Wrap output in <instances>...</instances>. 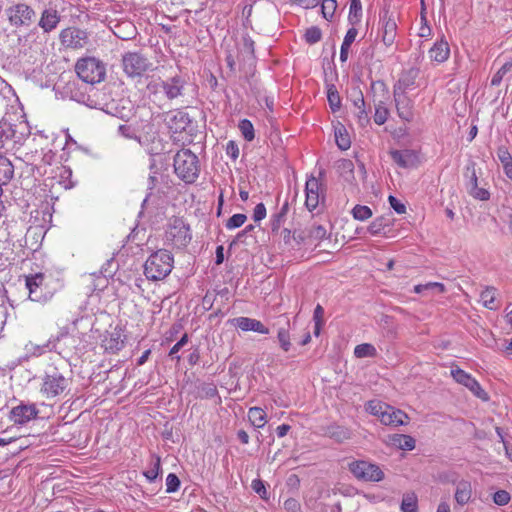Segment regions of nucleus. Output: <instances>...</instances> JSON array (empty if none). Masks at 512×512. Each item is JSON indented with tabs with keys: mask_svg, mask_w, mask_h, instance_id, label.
I'll return each instance as SVG.
<instances>
[{
	"mask_svg": "<svg viewBox=\"0 0 512 512\" xmlns=\"http://www.w3.org/2000/svg\"><path fill=\"white\" fill-rule=\"evenodd\" d=\"M186 86L187 79L185 76L177 73L166 79L158 78L151 80L147 84L146 90L153 102H156L162 96L169 101H173L185 95Z\"/></svg>",
	"mask_w": 512,
	"mask_h": 512,
	"instance_id": "obj_1",
	"label": "nucleus"
},
{
	"mask_svg": "<svg viewBox=\"0 0 512 512\" xmlns=\"http://www.w3.org/2000/svg\"><path fill=\"white\" fill-rule=\"evenodd\" d=\"M51 279V275L43 272L25 275L28 299L41 304L50 301L56 292V288L51 286Z\"/></svg>",
	"mask_w": 512,
	"mask_h": 512,
	"instance_id": "obj_2",
	"label": "nucleus"
},
{
	"mask_svg": "<svg viewBox=\"0 0 512 512\" xmlns=\"http://www.w3.org/2000/svg\"><path fill=\"white\" fill-rule=\"evenodd\" d=\"M174 257L166 249L152 253L144 264V274L148 280L158 281L166 278L172 271Z\"/></svg>",
	"mask_w": 512,
	"mask_h": 512,
	"instance_id": "obj_3",
	"label": "nucleus"
},
{
	"mask_svg": "<svg viewBox=\"0 0 512 512\" xmlns=\"http://www.w3.org/2000/svg\"><path fill=\"white\" fill-rule=\"evenodd\" d=\"M175 174L185 183L193 184L200 173L199 159L190 149L178 151L173 160Z\"/></svg>",
	"mask_w": 512,
	"mask_h": 512,
	"instance_id": "obj_4",
	"label": "nucleus"
},
{
	"mask_svg": "<svg viewBox=\"0 0 512 512\" xmlns=\"http://www.w3.org/2000/svg\"><path fill=\"white\" fill-rule=\"evenodd\" d=\"M68 373L60 370L56 366L50 365L44 373L43 382L41 386V393L46 398H54L61 395L71 384V377Z\"/></svg>",
	"mask_w": 512,
	"mask_h": 512,
	"instance_id": "obj_5",
	"label": "nucleus"
},
{
	"mask_svg": "<svg viewBox=\"0 0 512 512\" xmlns=\"http://www.w3.org/2000/svg\"><path fill=\"white\" fill-rule=\"evenodd\" d=\"M75 71L85 83L96 84L105 79V64L95 57L81 58L76 62Z\"/></svg>",
	"mask_w": 512,
	"mask_h": 512,
	"instance_id": "obj_6",
	"label": "nucleus"
},
{
	"mask_svg": "<svg viewBox=\"0 0 512 512\" xmlns=\"http://www.w3.org/2000/svg\"><path fill=\"white\" fill-rule=\"evenodd\" d=\"M7 20L15 29L32 26L37 18L36 11L24 2H17L6 9Z\"/></svg>",
	"mask_w": 512,
	"mask_h": 512,
	"instance_id": "obj_7",
	"label": "nucleus"
},
{
	"mask_svg": "<svg viewBox=\"0 0 512 512\" xmlns=\"http://www.w3.org/2000/svg\"><path fill=\"white\" fill-rule=\"evenodd\" d=\"M348 470L359 481L380 482L385 474L379 465L366 461L354 460L348 464Z\"/></svg>",
	"mask_w": 512,
	"mask_h": 512,
	"instance_id": "obj_8",
	"label": "nucleus"
},
{
	"mask_svg": "<svg viewBox=\"0 0 512 512\" xmlns=\"http://www.w3.org/2000/svg\"><path fill=\"white\" fill-rule=\"evenodd\" d=\"M166 239L178 249L187 247L192 240L190 226L182 218L173 217L166 230Z\"/></svg>",
	"mask_w": 512,
	"mask_h": 512,
	"instance_id": "obj_9",
	"label": "nucleus"
},
{
	"mask_svg": "<svg viewBox=\"0 0 512 512\" xmlns=\"http://www.w3.org/2000/svg\"><path fill=\"white\" fill-rule=\"evenodd\" d=\"M122 66L128 77L142 76L148 71L152 63L139 52H127L122 56Z\"/></svg>",
	"mask_w": 512,
	"mask_h": 512,
	"instance_id": "obj_10",
	"label": "nucleus"
},
{
	"mask_svg": "<svg viewBox=\"0 0 512 512\" xmlns=\"http://www.w3.org/2000/svg\"><path fill=\"white\" fill-rule=\"evenodd\" d=\"M325 185L320 180L313 175H311L305 184V206L309 211L315 210L320 203L325 200Z\"/></svg>",
	"mask_w": 512,
	"mask_h": 512,
	"instance_id": "obj_11",
	"label": "nucleus"
},
{
	"mask_svg": "<svg viewBox=\"0 0 512 512\" xmlns=\"http://www.w3.org/2000/svg\"><path fill=\"white\" fill-rule=\"evenodd\" d=\"M61 44L70 49H81L89 41L88 33L77 27H68L59 34Z\"/></svg>",
	"mask_w": 512,
	"mask_h": 512,
	"instance_id": "obj_12",
	"label": "nucleus"
},
{
	"mask_svg": "<svg viewBox=\"0 0 512 512\" xmlns=\"http://www.w3.org/2000/svg\"><path fill=\"white\" fill-rule=\"evenodd\" d=\"M451 375L457 383L467 387L479 399L484 401L489 399L487 392L472 375L460 368L452 369Z\"/></svg>",
	"mask_w": 512,
	"mask_h": 512,
	"instance_id": "obj_13",
	"label": "nucleus"
},
{
	"mask_svg": "<svg viewBox=\"0 0 512 512\" xmlns=\"http://www.w3.org/2000/svg\"><path fill=\"white\" fill-rule=\"evenodd\" d=\"M47 146L48 137L44 135L43 132L38 131L37 133L33 134V136L28 139L27 143L25 144V149L27 151L25 152L24 158L28 162L34 161L36 157L43 154Z\"/></svg>",
	"mask_w": 512,
	"mask_h": 512,
	"instance_id": "obj_14",
	"label": "nucleus"
},
{
	"mask_svg": "<svg viewBox=\"0 0 512 512\" xmlns=\"http://www.w3.org/2000/svg\"><path fill=\"white\" fill-rule=\"evenodd\" d=\"M126 335L121 326H116L105 338L103 339L104 349L112 354L118 353L125 345Z\"/></svg>",
	"mask_w": 512,
	"mask_h": 512,
	"instance_id": "obj_15",
	"label": "nucleus"
},
{
	"mask_svg": "<svg viewBox=\"0 0 512 512\" xmlns=\"http://www.w3.org/2000/svg\"><path fill=\"white\" fill-rule=\"evenodd\" d=\"M420 69L418 67H411L407 70H404L394 85L393 92L397 93H406L407 90L413 89L416 87V79L419 77Z\"/></svg>",
	"mask_w": 512,
	"mask_h": 512,
	"instance_id": "obj_16",
	"label": "nucleus"
},
{
	"mask_svg": "<svg viewBox=\"0 0 512 512\" xmlns=\"http://www.w3.org/2000/svg\"><path fill=\"white\" fill-rule=\"evenodd\" d=\"M39 411L35 404H20L10 411L11 419L16 424L23 425L37 417Z\"/></svg>",
	"mask_w": 512,
	"mask_h": 512,
	"instance_id": "obj_17",
	"label": "nucleus"
},
{
	"mask_svg": "<svg viewBox=\"0 0 512 512\" xmlns=\"http://www.w3.org/2000/svg\"><path fill=\"white\" fill-rule=\"evenodd\" d=\"M382 41L385 46H391L397 35V24L396 21L385 11L380 17Z\"/></svg>",
	"mask_w": 512,
	"mask_h": 512,
	"instance_id": "obj_18",
	"label": "nucleus"
},
{
	"mask_svg": "<svg viewBox=\"0 0 512 512\" xmlns=\"http://www.w3.org/2000/svg\"><path fill=\"white\" fill-rule=\"evenodd\" d=\"M61 16L56 8L47 7L41 12L38 26L43 30L44 33H50L54 31L60 23Z\"/></svg>",
	"mask_w": 512,
	"mask_h": 512,
	"instance_id": "obj_19",
	"label": "nucleus"
},
{
	"mask_svg": "<svg viewBox=\"0 0 512 512\" xmlns=\"http://www.w3.org/2000/svg\"><path fill=\"white\" fill-rule=\"evenodd\" d=\"M391 158L401 168H413L419 163L418 154L414 150H391Z\"/></svg>",
	"mask_w": 512,
	"mask_h": 512,
	"instance_id": "obj_20",
	"label": "nucleus"
},
{
	"mask_svg": "<svg viewBox=\"0 0 512 512\" xmlns=\"http://www.w3.org/2000/svg\"><path fill=\"white\" fill-rule=\"evenodd\" d=\"M166 120L169 128L175 133L185 131L191 123L189 114L179 109L169 112Z\"/></svg>",
	"mask_w": 512,
	"mask_h": 512,
	"instance_id": "obj_21",
	"label": "nucleus"
},
{
	"mask_svg": "<svg viewBox=\"0 0 512 512\" xmlns=\"http://www.w3.org/2000/svg\"><path fill=\"white\" fill-rule=\"evenodd\" d=\"M393 93L398 116L402 120L410 122L414 116L412 100L406 95V93Z\"/></svg>",
	"mask_w": 512,
	"mask_h": 512,
	"instance_id": "obj_22",
	"label": "nucleus"
},
{
	"mask_svg": "<svg viewBox=\"0 0 512 512\" xmlns=\"http://www.w3.org/2000/svg\"><path fill=\"white\" fill-rule=\"evenodd\" d=\"M408 416L405 412L387 405L384 406V411L381 412V423L384 425L399 426L406 423Z\"/></svg>",
	"mask_w": 512,
	"mask_h": 512,
	"instance_id": "obj_23",
	"label": "nucleus"
},
{
	"mask_svg": "<svg viewBox=\"0 0 512 512\" xmlns=\"http://www.w3.org/2000/svg\"><path fill=\"white\" fill-rule=\"evenodd\" d=\"M232 321L234 325L242 331H254L260 334L269 333V329L261 321L253 318L238 317L234 318Z\"/></svg>",
	"mask_w": 512,
	"mask_h": 512,
	"instance_id": "obj_24",
	"label": "nucleus"
},
{
	"mask_svg": "<svg viewBox=\"0 0 512 512\" xmlns=\"http://www.w3.org/2000/svg\"><path fill=\"white\" fill-rule=\"evenodd\" d=\"M428 53L432 61L443 63L449 58L450 55L449 44L442 38L441 40L434 43Z\"/></svg>",
	"mask_w": 512,
	"mask_h": 512,
	"instance_id": "obj_25",
	"label": "nucleus"
},
{
	"mask_svg": "<svg viewBox=\"0 0 512 512\" xmlns=\"http://www.w3.org/2000/svg\"><path fill=\"white\" fill-rule=\"evenodd\" d=\"M392 225L391 215H383L375 218L367 227V231L371 235H386L390 231Z\"/></svg>",
	"mask_w": 512,
	"mask_h": 512,
	"instance_id": "obj_26",
	"label": "nucleus"
},
{
	"mask_svg": "<svg viewBox=\"0 0 512 512\" xmlns=\"http://www.w3.org/2000/svg\"><path fill=\"white\" fill-rule=\"evenodd\" d=\"M353 106L356 108L355 116L361 127H366L370 123V117L365 108L363 93L359 90L353 99Z\"/></svg>",
	"mask_w": 512,
	"mask_h": 512,
	"instance_id": "obj_27",
	"label": "nucleus"
},
{
	"mask_svg": "<svg viewBox=\"0 0 512 512\" xmlns=\"http://www.w3.org/2000/svg\"><path fill=\"white\" fill-rule=\"evenodd\" d=\"M324 435L335 440L338 443H342L351 438V431L345 427L333 423L324 428Z\"/></svg>",
	"mask_w": 512,
	"mask_h": 512,
	"instance_id": "obj_28",
	"label": "nucleus"
},
{
	"mask_svg": "<svg viewBox=\"0 0 512 512\" xmlns=\"http://www.w3.org/2000/svg\"><path fill=\"white\" fill-rule=\"evenodd\" d=\"M15 127L16 125L5 119L0 120V149L10 140H14L15 143L20 142L21 137L16 135Z\"/></svg>",
	"mask_w": 512,
	"mask_h": 512,
	"instance_id": "obj_29",
	"label": "nucleus"
},
{
	"mask_svg": "<svg viewBox=\"0 0 512 512\" xmlns=\"http://www.w3.org/2000/svg\"><path fill=\"white\" fill-rule=\"evenodd\" d=\"M14 177V165L11 160L0 154V186L7 185Z\"/></svg>",
	"mask_w": 512,
	"mask_h": 512,
	"instance_id": "obj_30",
	"label": "nucleus"
},
{
	"mask_svg": "<svg viewBox=\"0 0 512 512\" xmlns=\"http://www.w3.org/2000/svg\"><path fill=\"white\" fill-rule=\"evenodd\" d=\"M389 443L401 450L411 451L415 448L416 441L410 435L393 434L389 436Z\"/></svg>",
	"mask_w": 512,
	"mask_h": 512,
	"instance_id": "obj_31",
	"label": "nucleus"
},
{
	"mask_svg": "<svg viewBox=\"0 0 512 512\" xmlns=\"http://www.w3.org/2000/svg\"><path fill=\"white\" fill-rule=\"evenodd\" d=\"M277 339L284 352H288L291 349L290 322L288 319H284V324L278 328Z\"/></svg>",
	"mask_w": 512,
	"mask_h": 512,
	"instance_id": "obj_32",
	"label": "nucleus"
},
{
	"mask_svg": "<svg viewBox=\"0 0 512 512\" xmlns=\"http://www.w3.org/2000/svg\"><path fill=\"white\" fill-rule=\"evenodd\" d=\"M480 300L483 306L490 310H497L499 303L496 300V289L492 286H487L480 294Z\"/></svg>",
	"mask_w": 512,
	"mask_h": 512,
	"instance_id": "obj_33",
	"label": "nucleus"
},
{
	"mask_svg": "<svg viewBox=\"0 0 512 512\" xmlns=\"http://www.w3.org/2000/svg\"><path fill=\"white\" fill-rule=\"evenodd\" d=\"M471 494L472 491L470 483L462 481L456 487L455 500L459 505L463 506L469 502Z\"/></svg>",
	"mask_w": 512,
	"mask_h": 512,
	"instance_id": "obj_34",
	"label": "nucleus"
},
{
	"mask_svg": "<svg viewBox=\"0 0 512 512\" xmlns=\"http://www.w3.org/2000/svg\"><path fill=\"white\" fill-rule=\"evenodd\" d=\"M266 412L260 407H251L248 411V419L255 428H262L267 423Z\"/></svg>",
	"mask_w": 512,
	"mask_h": 512,
	"instance_id": "obj_35",
	"label": "nucleus"
},
{
	"mask_svg": "<svg viewBox=\"0 0 512 512\" xmlns=\"http://www.w3.org/2000/svg\"><path fill=\"white\" fill-rule=\"evenodd\" d=\"M335 140L337 146L341 150H347L351 146L350 136L346 128L341 124L335 128Z\"/></svg>",
	"mask_w": 512,
	"mask_h": 512,
	"instance_id": "obj_36",
	"label": "nucleus"
},
{
	"mask_svg": "<svg viewBox=\"0 0 512 512\" xmlns=\"http://www.w3.org/2000/svg\"><path fill=\"white\" fill-rule=\"evenodd\" d=\"M337 171L346 180L354 178V163L350 159H340L336 164Z\"/></svg>",
	"mask_w": 512,
	"mask_h": 512,
	"instance_id": "obj_37",
	"label": "nucleus"
},
{
	"mask_svg": "<svg viewBox=\"0 0 512 512\" xmlns=\"http://www.w3.org/2000/svg\"><path fill=\"white\" fill-rule=\"evenodd\" d=\"M400 508L402 512H417L418 499L416 494L413 492L404 494Z\"/></svg>",
	"mask_w": 512,
	"mask_h": 512,
	"instance_id": "obj_38",
	"label": "nucleus"
},
{
	"mask_svg": "<svg viewBox=\"0 0 512 512\" xmlns=\"http://www.w3.org/2000/svg\"><path fill=\"white\" fill-rule=\"evenodd\" d=\"M327 99L332 112H336L341 108V98L334 84L328 85Z\"/></svg>",
	"mask_w": 512,
	"mask_h": 512,
	"instance_id": "obj_39",
	"label": "nucleus"
},
{
	"mask_svg": "<svg viewBox=\"0 0 512 512\" xmlns=\"http://www.w3.org/2000/svg\"><path fill=\"white\" fill-rule=\"evenodd\" d=\"M218 395V390L213 383H201L197 387V397L201 399H211Z\"/></svg>",
	"mask_w": 512,
	"mask_h": 512,
	"instance_id": "obj_40",
	"label": "nucleus"
},
{
	"mask_svg": "<svg viewBox=\"0 0 512 512\" xmlns=\"http://www.w3.org/2000/svg\"><path fill=\"white\" fill-rule=\"evenodd\" d=\"M161 471V459L157 455L152 456V461L150 463V468L144 472V476L147 478L149 482H153L157 479L159 473Z\"/></svg>",
	"mask_w": 512,
	"mask_h": 512,
	"instance_id": "obj_41",
	"label": "nucleus"
},
{
	"mask_svg": "<svg viewBox=\"0 0 512 512\" xmlns=\"http://www.w3.org/2000/svg\"><path fill=\"white\" fill-rule=\"evenodd\" d=\"M362 17L361 0H350L348 20L352 25L357 24Z\"/></svg>",
	"mask_w": 512,
	"mask_h": 512,
	"instance_id": "obj_42",
	"label": "nucleus"
},
{
	"mask_svg": "<svg viewBox=\"0 0 512 512\" xmlns=\"http://www.w3.org/2000/svg\"><path fill=\"white\" fill-rule=\"evenodd\" d=\"M336 0H322L321 2V14L327 21H332L337 9Z\"/></svg>",
	"mask_w": 512,
	"mask_h": 512,
	"instance_id": "obj_43",
	"label": "nucleus"
},
{
	"mask_svg": "<svg viewBox=\"0 0 512 512\" xmlns=\"http://www.w3.org/2000/svg\"><path fill=\"white\" fill-rule=\"evenodd\" d=\"M389 116V110L384 105V102L380 101L379 103L375 104V114H374V122L377 125H383Z\"/></svg>",
	"mask_w": 512,
	"mask_h": 512,
	"instance_id": "obj_44",
	"label": "nucleus"
},
{
	"mask_svg": "<svg viewBox=\"0 0 512 512\" xmlns=\"http://www.w3.org/2000/svg\"><path fill=\"white\" fill-rule=\"evenodd\" d=\"M354 355L357 358L374 357L376 355V349L369 343L359 344L354 349Z\"/></svg>",
	"mask_w": 512,
	"mask_h": 512,
	"instance_id": "obj_45",
	"label": "nucleus"
},
{
	"mask_svg": "<svg viewBox=\"0 0 512 512\" xmlns=\"http://www.w3.org/2000/svg\"><path fill=\"white\" fill-rule=\"evenodd\" d=\"M238 127L242 133L243 138L246 141L250 142L255 138L254 127L250 120H248V119L241 120L239 122Z\"/></svg>",
	"mask_w": 512,
	"mask_h": 512,
	"instance_id": "obj_46",
	"label": "nucleus"
},
{
	"mask_svg": "<svg viewBox=\"0 0 512 512\" xmlns=\"http://www.w3.org/2000/svg\"><path fill=\"white\" fill-rule=\"evenodd\" d=\"M426 290H435L438 294L444 293L446 291L444 284L439 282H429L426 284H418L414 286L415 293H422L423 291Z\"/></svg>",
	"mask_w": 512,
	"mask_h": 512,
	"instance_id": "obj_47",
	"label": "nucleus"
},
{
	"mask_svg": "<svg viewBox=\"0 0 512 512\" xmlns=\"http://www.w3.org/2000/svg\"><path fill=\"white\" fill-rule=\"evenodd\" d=\"M512 70V59L504 63L491 79L492 86H499L503 77Z\"/></svg>",
	"mask_w": 512,
	"mask_h": 512,
	"instance_id": "obj_48",
	"label": "nucleus"
},
{
	"mask_svg": "<svg viewBox=\"0 0 512 512\" xmlns=\"http://www.w3.org/2000/svg\"><path fill=\"white\" fill-rule=\"evenodd\" d=\"M372 210L368 207V206H365V205H355L354 208L352 209V215L354 217V219L356 220H359V221H365L367 219H369L370 217H372Z\"/></svg>",
	"mask_w": 512,
	"mask_h": 512,
	"instance_id": "obj_49",
	"label": "nucleus"
},
{
	"mask_svg": "<svg viewBox=\"0 0 512 512\" xmlns=\"http://www.w3.org/2000/svg\"><path fill=\"white\" fill-rule=\"evenodd\" d=\"M304 38L308 44H315L322 39V31L318 26H311L306 30Z\"/></svg>",
	"mask_w": 512,
	"mask_h": 512,
	"instance_id": "obj_50",
	"label": "nucleus"
},
{
	"mask_svg": "<svg viewBox=\"0 0 512 512\" xmlns=\"http://www.w3.org/2000/svg\"><path fill=\"white\" fill-rule=\"evenodd\" d=\"M63 336H64V333H61L53 341L49 340L46 343H44L43 345L33 346V354L36 355V356H40V355H42L46 351V349H48L49 351L55 350L56 349L55 342L59 341L60 338L63 337Z\"/></svg>",
	"mask_w": 512,
	"mask_h": 512,
	"instance_id": "obj_51",
	"label": "nucleus"
},
{
	"mask_svg": "<svg viewBox=\"0 0 512 512\" xmlns=\"http://www.w3.org/2000/svg\"><path fill=\"white\" fill-rule=\"evenodd\" d=\"M188 340H189V337H188V334L185 333L181 339L176 343L174 344V346L170 349L169 351V357H171L172 359H175L177 362H179L181 360V356L178 355V352L188 343Z\"/></svg>",
	"mask_w": 512,
	"mask_h": 512,
	"instance_id": "obj_52",
	"label": "nucleus"
},
{
	"mask_svg": "<svg viewBox=\"0 0 512 512\" xmlns=\"http://www.w3.org/2000/svg\"><path fill=\"white\" fill-rule=\"evenodd\" d=\"M246 220H247V216L245 214H242V213L234 214L227 220L225 226L229 230L236 229V228L241 227L246 222Z\"/></svg>",
	"mask_w": 512,
	"mask_h": 512,
	"instance_id": "obj_53",
	"label": "nucleus"
},
{
	"mask_svg": "<svg viewBox=\"0 0 512 512\" xmlns=\"http://www.w3.org/2000/svg\"><path fill=\"white\" fill-rule=\"evenodd\" d=\"M11 309H13V305H7L4 302L0 303V338L2 337Z\"/></svg>",
	"mask_w": 512,
	"mask_h": 512,
	"instance_id": "obj_54",
	"label": "nucleus"
},
{
	"mask_svg": "<svg viewBox=\"0 0 512 512\" xmlns=\"http://www.w3.org/2000/svg\"><path fill=\"white\" fill-rule=\"evenodd\" d=\"M118 133L126 139L138 140L136 129L128 124H122L118 127Z\"/></svg>",
	"mask_w": 512,
	"mask_h": 512,
	"instance_id": "obj_55",
	"label": "nucleus"
},
{
	"mask_svg": "<svg viewBox=\"0 0 512 512\" xmlns=\"http://www.w3.org/2000/svg\"><path fill=\"white\" fill-rule=\"evenodd\" d=\"M327 231L324 226L322 225H314L310 228L308 233V238L314 239V240H322L326 237Z\"/></svg>",
	"mask_w": 512,
	"mask_h": 512,
	"instance_id": "obj_56",
	"label": "nucleus"
},
{
	"mask_svg": "<svg viewBox=\"0 0 512 512\" xmlns=\"http://www.w3.org/2000/svg\"><path fill=\"white\" fill-rule=\"evenodd\" d=\"M180 487V480L178 476L174 473L168 474L166 478V492L173 493L176 492Z\"/></svg>",
	"mask_w": 512,
	"mask_h": 512,
	"instance_id": "obj_57",
	"label": "nucleus"
},
{
	"mask_svg": "<svg viewBox=\"0 0 512 512\" xmlns=\"http://www.w3.org/2000/svg\"><path fill=\"white\" fill-rule=\"evenodd\" d=\"M251 488L262 499H264V500L268 499V493H267V490L265 487V483L261 479H254L251 483Z\"/></svg>",
	"mask_w": 512,
	"mask_h": 512,
	"instance_id": "obj_58",
	"label": "nucleus"
},
{
	"mask_svg": "<svg viewBox=\"0 0 512 512\" xmlns=\"http://www.w3.org/2000/svg\"><path fill=\"white\" fill-rule=\"evenodd\" d=\"M466 171L467 174L470 173L469 181L467 183L468 191L476 189V187L478 186V178L475 171V163L472 162L470 165H468Z\"/></svg>",
	"mask_w": 512,
	"mask_h": 512,
	"instance_id": "obj_59",
	"label": "nucleus"
},
{
	"mask_svg": "<svg viewBox=\"0 0 512 512\" xmlns=\"http://www.w3.org/2000/svg\"><path fill=\"white\" fill-rule=\"evenodd\" d=\"M421 3H422V11H421V22H422V25L419 29V37H422V38H426V37H429L431 35V28L427 25V19L425 17V8H424V1L421 0Z\"/></svg>",
	"mask_w": 512,
	"mask_h": 512,
	"instance_id": "obj_60",
	"label": "nucleus"
},
{
	"mask_svg": "<svg viewBox=\"0 0 512 512\" xmlns=\"http://www.w3.org/2000/svg\"><path fill=\"white\" fill-rule=\"evenodd\" d=\"M285 221L286 218L284 216H281L277 213L273 214L270 219V227L272 234L278 233Z\"/></svg>",
	"mask_w": 512,
	"mask_h": 512,
	"instance_id": "obj_61",
	"label": "nucleus"
},
{
	"mask_svg": "<svg viewBox=\"0 0 512 512\" xmlns=\"http://www.w3.org/2000/svg\"><path fill=\"white\" fill-rule=\"evenodd\" d=\"M493 501L499 506H504L510 501V494L506 490H498L493 495Z\"/></svg>",
	"mask_w": 512,
	"mask_h": 512,
	"instance_id": "obj_62",
	"label": "nucleus"
},
{
	"mask_svg": "<svg viewBox=\"0 0 512 512\" xmlns=\"http://www.w3.org/2000/svg\"><path fill=\"white\" fill-rule=\"evenodd\" d=\"M497 157L499 161L501 162L502 166L509 164L512 162V156L505 146H500L497 149Z\"/></svg>",
	"mask_w": 512,
	"mask_h": 512,
	"instance_id": "obj_63",
	"label": "nucleus"
},
{
	"mask_svg": "<svg viewBox=\"0 0 512 512\" xmlns=\"http://www.w3.org/2000/svg\"><path fill=\"white\" fill-rule=\"evenodd\" d=\"M469 194L473 198L481 200V201H487L490 198L489 191L485 188H479L478 186L476 187V189L469 190Z\"/></svg>",
	"mask_w": 512,
	"mask_h": 512,
	"instance_id": "obj_64",
	"label": "nucleus"
}]
</instances>
